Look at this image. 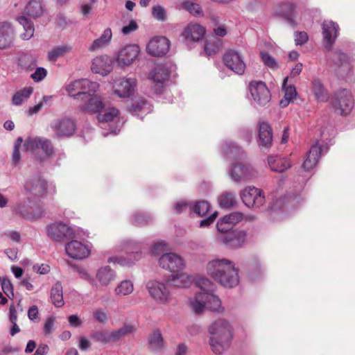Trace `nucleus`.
Wrapping results in <instances>:
<instances>
[{
    "label": "nucleus",
    "instance_id": "f257e3e1",
    "mask_svg": "<svg viewBox=\"0 0 355 355\" xmlns=\"http://www.w3.org/2000/svg\"><path fill=\"white\" fill-rule=\"evenodd\" d=\"M207 273L225 288H233L239 283V271L232 261L227 259H216L208 262Z\"/></svg>",
    "mask_w": 355,
    "mask_h": 355
},
{
    "label": "nucleus",
    "instance_id": "f03ea898",
    "mask_svg": "<svg viewBox=\"0 0 355 355\" xmlns=\"http://www.w3.org/2000/svg\"><path fill=\"white\" fill-rule=\"evenodd\" d=\"M211 335L209 344L212 351L220 354L230 345L233 338V328L230 322L224 318L214 321L208 327Z\"/></svg>",
    "mask_w": 355,
    "mask_h": 355
},
{
    "label": "nucleus",
    "instance_id": "7ed1b4c3",
    "mask_svg": "<svg viewBox=\"0 0 355 355\" xmlns=\"http://www.w3.org/2000/svg\"><path fill=\"white\" fill-rule=\"evenodd\" d=\"M190 306L192 311L197 314L202 313L205 308L218 313L225 311L220 300L211 293H196L193 299L191 300Z\"/></svg>",
    "mask_w": 355,
    "mask_h": 355
},
{
    "label": "nucleus",
    "instance_id": "20e7f679",
    "mask_svg": "<svg viewBox=\"0 0 355 355\" xmlns=\"http://www.w3.org/2000/svg\"><path fill=\"white\" fill-rule=\"evenodd\" d=\"M78 108L81 112L90 114L99 113L104 108V103L96 92H87L78 95Z\"/></svg>",
    "mask_w": 355,
    "mask_h": 355
},
{
    "label": "nucleus",
    "instance_id": "39448f33",
    "mask_svg": "<svg viewBox=\"0 0 355 355\" xmlns=\"http://www.w3.org/2000/svg\"><path fill=\"white\" fill-rule=\"evenodd\" d=\"M331 104L336 114L342 116L349 114L354 104L351 92L346 89L338 90L334 94Z\"/></svg>",
    "mask_w": 355,
    "mask_h": 355
},
{
    "label": "nucleus",
    "instance_id": "423d86ee",
    "mask_svg": "<svg viewBox=\"0 0 355 355\" xmlns=\"http://www.w3.org/2000/svg\"><path fill=\"white\" fill-rule=\"evenodd\" d=\"M24 146L27 150L31 151L40 159L42 157L39 155L40 149L46 156H51L54 153L51 141L44 137H28L26 139Z\"/></svg>",
    "mask_w": 355,
    "mask_h": 355
},
{
    "label": "nucleus",
    "instance_id": "0eeeda50",
    "mask_svg": "<svg viewBox=\"0 0 355 355\" xmlns=\"http://www.w3.org/2000/svg\"><path fill=\"white\" fill-rule=\"evenodd\" d=\"M12 211L24 219L33 220L42 216L41 208L34 204L29 198L12 207Z\"/></svg>",
    "mask_w": 355,
    "mask_h": 355
},
{
    "label": "nucleus",
    "instance_id": "6e6552de",
    "mask_svg": "<svg viewBox=\"0 0 355 355\" xmlns=\"http://www.w3.org/2000/svg\"><path fill=\"white\" fill-rule=\"evenodd\" d=\"M51 128L56 137H70L76 130V123L69 117L56 119L51 123Z\"/></svg>",
    "mask_w": 355,
    "mask_h": 355
},
{
    "label": "nucleus",
    "instance_id": "1a4fd4ad",
    "mask_svg": "<svg viewBox=\"0 0 355 355\" xmlns=\"http://www.w3.org/2000/svg\"><path fill=\"white\" fill-rule=\"evenodd\" d=\"M98 88V84L96 82H92L88 79H80L73 81L66 86V90L69 95L73 99L78 101V95L87 92H96Z\"/></svg>",
    "mask_w": 355,
    "mask_h": 355
},
{
    "label": "nucleus",
    "instance_id": "9d476101",
    "mask_svg": "<svg viewBox=\"0 0 355 355\" xmlns=\"http://www.w3.org/2000/svg\"><path fill=\"white\" fill-rule=\"evenodd\" d=\"M46 232L48 236L56 242L75 237L73 229L62 223H56L49 225Z\"/></svg>",
    "mask_w": 355,
    "mask_h": 355
},
{
    "label": "nucleus",
    "instance_id": "9b49d317",
    "mask_svg": "<svg viewBox=\"0 0 355 355\" xmlns=\"http://www.w3.org/2000/svg\"><path fill=\"white\" fill-rule=\"evenodd\" d=\"M241 198L250 208H259L265 202V196L262 191L254 187H246L241 193Z\"/></svg>",
    "mask_w": 355,
    "mask_h": 355
},
{
    "label": "nucleus",
    "instance_id": "f8f14e48",
    "mask_svg": "<svg viewBox=\"0 0 355 355\" xmlns=\"http://www.w3.org/2000/svg\"><path fill=\"white\" fill-rule=\"evenodd\" d=\"M249 89L254 102L259 105L265 106L270 101V93L265 83L252 81Z\"/></svg>",
    "mask_w": 355,
    "mask_h": 355
},
{
    "label": "nucleus",
    "instance_id": "ddd939ff",
    "mask_svg": "<svg viewBox=\"0 0 355 355\" xmlns=\"http://www.w3.org/2000/svg\"><path fill=\"white\" fill-rule=\"evenodd\" d=\"M225 65L239 75H242L245 70V64L241 53L234 49L227 50L223 55Z\"/></svg>",
    "mask_w": 355,
    "mask_h": 355
},
{
    "label": "nucleus",
    "instance_id": "4468645a",
    "mask_svg": "<svg viewBox=\"0 0 355 355\" xmlns=\"http://www.w3.org/2000/svg\"><path fill=\"white\" fill-rule=\"evenodd\" d=\"M159 264L172 274L182 270L185 266L183 259L180 255L172 252L163 254L159 259Z\"/></svg>",
    "mask_w": 355,
    "mask_h": 355
},
{
    "label": "nucleus",
    "instance_id": "2eb2a0df",
    "mask_svg": "<svg viewBox=\"0 0 355 355\" xmlns=\"http://www.w3.org/2000/svg\"><path fill=\"white\" fill-rule=\"evenodd\" d=\"M168 77L169 71L162 64H157L148 75V78L155 83V91L158 94L163 91L164 84Z\"/></svg>",
    "mask_w": 355,
    "mask_h": 355
},
{
    "label": "nucleus",
    "instance_id": "dca6fc26",
    "mask_svg": "<svg viewBox=\"0 0 355 355\" xmlns=\"http://www.w3.org/2000/svg\"><path fill=\"white\" fill-rule=\"evenodd\" d=\"M170 47V41L165 37H153L147 44L146 51L148 54L159 57L165 55Z\"/></svg>",
    "mask_w": 355,
    "mask_h": 355
},
{
    "label": "nucleus",
    "instance_id": "f3484780",
    "mask_svg": "<svg viewBox=\"0 0 355 355\" xmlns=\"http://www.w3.org/2000/svg\"><path fill=\"white\" fill-rule=\"evenodd\" d=\"M24 189L30 194L42 196L46 192L47 184L40 175H35L26 181Z\"/></svg>",
    "mask_w": 355,
    "mask_h": 355
},
{
    "label": "nucleus",
    "instance_id": "a211bd4d",
    "mask_svg": "<svg viewBox=\"0 0 355 355\" xmlns=\"http://www.w3.org/2000/svg\"><path fill=\"white\" fill-rule=\"evenodd\" d=\"M147 288L150 296L160 303H166L169 300L170 293L166 285L157 281H151L147 284Z\"/></svg>",
    "mask_w": 355,
    "mask_h": 355
},
{
    "label": "nucleus",
    "instance_id": "6ab92c4d",
    "mask_svg": "<svg viewBox=\"0 0 355 355\" xmlns=\"http://www.w3.org/2000/svg\"><path fill=\"white\" fill-rule=\"evenodd\" d=\"M65 250L68 256L74 259H83L90 254L88 246L77 240L67 243Z\"/></svg>",
    "mask_w": 355,
    "mask_h": 355
},
{
    "label": "nucleus",
    "instance_id": "aec40b11",
    "mask_svg": "<svg viewBox=\"0 0 355 355\" xmlns=\"http://www.w3.org/2000/svg\"><path fill=\"white\" fill-rule=\"evenodd\" d=\"M15 35V28L11 23L0 22V49H6L12 46Z\"/></svg>",
    "mask_w": 355,
    "mask_h": 355
},
{
    "label": "nucleus",
    "instance_id": "412c9836",
    "mask_svg": "<svg viewBox=\"0 0 355 355\" xmlns=\"http://www.w3.org/2000/svg\"><path fill=\"white\" fill-rule=\"evenodd\" d=\"M136 83V79L131 78L117 80L114 84V92L120 98L128 97L134 92Z\"/></svg>",
    "mask_w": 355,
    "mask_h": 355
},
{
    "label": "nucleus",
    "instance_id": "4be33fe9",
    "mask_svg": "<svg viewBox=\"0 0 355 355\" xmlns=\"http://www.w3.org/2000/svg\"><path fill=\"white\" fill-rule=\"evenodd\" d=\"M338 25L331 21H324L322 24V35L324 41V47L331 50L337 37Z\"/></svg>",
    "mask_w": 355,
    "mask_h": 355
},
{
    "label": "nucleus",
    "instance_id": "5701e85b",
    "mask_svg": "<svg viewBox=\"0 0 355 355\" xmlns=\"http://www.w3.org/2000/svg\"><path fill=\"white\" fill-rule=\"evenodd\" d=\"M257 175V172L251 166H245L242 164H236L233 166L231 171L232 178L235 182L247 180Z\"/></svg>",
    "mask_w": 355,
    "mask_h": 355
},
{
    "label": "nucleus",
    "instance_id": "b1692460",
    "mask_svg": "<svg viewBox=\"0 0 355 355\" xmlns=\"http://www.w3.org/2000/svg\"><path fill=\"white\" fill-rule=\"evenodd\" d=\"M139 48L137 45H128L119 52L116 62L119 65H130L138 56Z\"/></svg>",
    "mask_w": 355,
    "mask_h": 355
},
{
    "label": "nucleus",
    "instance_id": "393cba45",
    "mask_svg": "<svg viewBox=\"0 0 355 355\" xmlns=\"http://www.w3.org/2000/svg\"><path fill=\"white\" fill-rule=\"evenodd\" d=\"M247 241V233L245 231L230 232L223 238V242L227 247L237 249L242 247Z\"/></svg>",
    "mask_w": 355,
    "mask_h": 355
},
{
    "label": "nucleus",
    "instance_id": "a878e982",
    "mask_svg": "<svg viewBox=\"0 0 355 355\" xmlns=\"http://www.w3.org/2000/svg\"><path fill=\"white\" fill-rule=\"evenodd\" d=\"M112 62L107 55L97 56L93 59L91 69L95 73L106 76L112 71Z\"/></svg>",
    "mask_w": 355,
    "mask_h": 355
},
{
    "label": "nucleus",
    "instance_id": "bb28decb",
    "mask_svg": "<svg viewBox=\"0 0 355 355\" xmlns=\"http://www.w3.org/2000/svg\"><path fill=\"white\" fill-rule=\"evenodd\" d=\"M242 219L243 214L240 212L231 213L218 220L217 229L220 232H227L236 223L242 220Z\"/></svg>",
    "mask_w": 355,
    "mask_h": 355
},
{
    "label": "nucleus",
    "instance_id": "cd10ccee",
    "mask_svg": "<svg viewBox=\"0 0 355 355\" xmlns=\"http://www.w3.org/2000/svg\"><path fill=\"white\" fill-rule=\"evenodd\" d=\"M205 28L197 24H189L182 32V36L187 41L197 42L201 40L205 34Z\"/></svg>",
    "mask_w": 355,
    "mask_h": 355
},
{
    "label": "nucleus",
    "instance_id": "c85d7f7f",
    "mask_svg": "<svg viewBox=\"0 0 355 355\" xmlns=\"http://www.w3.org/2000/svg\"><path fill=\"white\" fill-rule=\"evenodd\" d=\"M311 90L317 102L325 103L329 99V93L322 81L315 78L311 81Z\"/></svg>",
    "mask_w": 355,
    "mask_h": 355
},
{
    "label": "nucleus",
    "instance_id": "c756f323",
    "mask_svg": "<svg viewBox=\"0 0 355 355\" xmlns=\"http://www.w3.org/2000/svg\"><path fill=\"white\" fill-rule=\"evenodd\" d=\"M321 153V146H320L318 144L313 145L311 147L307 154V157L302 164L303 168L305 171H309L314 168L319 161Z\"/></svg>",
    "mask_w": 355,
    "mask_h": 355
},
{
    "label": "nucleus",
    "instance_id": "7c9ffc66",
    "mask_svg": "<svg viewBox=\"0 0 355 355\" xmlns=\"http://www.w3.org/2000/svg\"><path fill=\"white\" fill-rule=\"evenodd\" d=\"M259 137L260 145L269 148L272 142V129L267 122H262L259 124Z\"/></svg>",
    "mask_w": 355,
    "mask_h": 355
},
{
    "label": "nucleus",
    "instance_id": "2f4dec72",
    "mask_svg": "<svg viewBox=\"0 0 355 355\" xmlns=\"http://www.w3.org/2000/svg\"><path fill=\"white\" fill-rule=\"evenodd\" d=\"M268 162L272 171L279 173H283L291 166L289 159L279 156L268 157Z\"/></svg>",
    "mask_w": 355,
    "mask_h": 355
},
{
    "label": "nucleus",
    "instance_id": "473e14b6",
    "mask_svg": "<svg viewBox=\"0 0 355 355\" xmlns=\"http://www.w3.org/2000/svg\"><path fill=\"white\" fill-rule=\"evenodd\" d=\"M168 284L176 287H187L191 283V279L182 270L171 275L167 281Z\"/></svg>",
    "mask_w": 355,
    "mask_h": 355
},
{
    "label": "nucleus",
    "instance_id": "72a5a7b5",
    "mask_svg": "<svg viewBox=\"0 0 355 355\" xmlns=\"http://www.w3.org/2000/svg\"><path fill=\"white\" fill-rule=\"evenodd\" d=\"M112 37V33L111 28H106L101 36L93 42L92 45L89 46V50L90 51H96L105 47L110 43Z\"/></svg>",
    "mask_w": 355,
    "mask_h": 355
},
{
    "label": "nucleus",
    "instance_id": "f704fd0d",
    "mask_svg": "<svg viewBox=\"0 0 355 355\" xmlns=\"http://www.w3.org/2000/svg\"><path fill=\"white\" fill-rule=\"evenodd\" d=\"M148 344L150 349L153 352H159L164 349V343L159 330H155L150 335Z\"/></svg>",
    "mask_w": 355,
    "mask_h": 355
},
{
    "label": "nucleus",
    "instance_id": "c9c22d12",
    "mask_svg": "<svg viewBox=\"0 0 355 355\" xmlns=\"http://www.w3.org/2000/svg\"><path fill=\"white\" fill-rule=\"evenodd\" d=\"M96 277L101 285L107 286L114 279L115 273L110 266H105L98 270Z\"/></svg>",
    "mask_w": 355,
    "mask_h": 355
},
{
    "label": "nucleus",
    "instance_id": "e433bc0d",
    "mask_svg": "<svg viewBox=\"0 0 355 355\" xmlns=\"http://www.w3.org/2000/svg\"><path fill=\"white\" fill-rule=\"evenodd\" d=\"M25 14L33 18L41 17L44 12V8L40 1L31 0L25 7Z\"/></svg>",
    "mask_w": 355,
    "mask_h": 355
},
{
    "label": "nucleus",
    "instance_id": "4c0bfd02",
    "mask_svg": "<svg viewBox=\"0 0 355 355\" xmlns=\"http://www.w3.org/2000/svg\"><path fill=\"white\" fill-rule=\"evenodd\" d=\"M50 297L51 302L56 307H61L64 305L62 286L60 282H57L52 287Z\"/></svg>",
    "mask_w": 355,
    "mask_h": 355
},
{
    "label": "nucleus",
    "instance_id": "58836bf2",
    "mask_svg": "<svg viewBox=\"0 0 355 355\" xmlns=\"http://www.w3.org/2000/svg\"><path fill=\"white\" fill-rule=\"evenodd\" d=\"M17 21L23 26L24 33L21 35L22 40H28L34 35L35 28L33 22L25 16L17 18Z\"/></svg>",
    "mask_w": 355,
    "mask_h": 355
},
{
    "label": "nucleus",
    "instance_id": "ea45409f",
    "mask_svg": "<svg viewBox=\"0 0 355 355\" xmlns=\"http://www.w3.org/2000/svg\"><path fill=\"white\" fill-rule=\"evenodd\" d=\"M295 13V6L292 3H283L279 6V14L286 17L288 21L293 26L295 25L293 19Z\"/></svg>",
    "mask_w": 355,
    "mask_h": 355
},
{
    "label": "nucleus",
    "instance_id": "a19ab883",
    "mask_svg": "<svg viewBox=\"0 0 355 355\" xmlns=\"http://www.w3.org/2000/svg\"><path fill=\"white\" fill-rule=\"evenodd\" d=\"M36 64L37 59L31 54H23L20 55L18 60L19 66L25 70H33L36 67Z\"/></svg>",
    "mask_w": 355,
    "mask_h": 355
},
{
    "label": "nucleus",
    "instance_id": "79ce46f5",
    "mask_svg": "<svg viewBox=\"0 0 355 355\" xmlns=\"http://www.w3.org/2000/svg\"><path fill=\"white\" fill-rule=\"evenodd\" d=\"M236 193L233 192L223 193L218 198V203L223 208H231L236 204Z\"/></svg>",
    "mask_w": 355,
    "mask_h": 355
},
{
    "label": "nucleus",
    "instance_id": "37998d69",
    "mask_svg": "<svg viewBox=\"0 0 355 355\" xmlns=\"http://www.w3.org/2000/svg\"><path fill=\"white\" fill-rule=\"evenodd\" d=\"M33 89L31 87H25L17 92L12 98V103L15 105H21L24 101L27 100L32 94Z\"/></svg>",
    "mask_w": 355,
    "mask_h": 355
},
{
    "label": "nucleus",
    "instance_id": "c03bdc74",
    "mask_svg": "<svg viewBox=\"0 0 355 355\" xmlns=\"http://www.w3.org/2000/svg\"><path fill=\"white\" fill-rule=\"evenodd\" d=\"M135 328L130 324H125L122 327L116 330L112 331V337L114 342L118 341L122 338L133 333Z\"/></svg>",
    "mask_w": 355,
    "mask_h": 355
},
{
    "label": "nucleus",
    "instance_id": "a18cd8bd",
    "mask_svg": "<svg viewBox=\"0 0 355 355\" xmlns=\"http://www.w3.org/2000/svg\"><path fill=\"white\" fill-rule=\"evenodd\" d=\"M119 111L115 107H110L105 110L103 114L98 113L97 116L98 121L101 123H108L112 121L118 116Z\"/></svg>",
    "mask_w": 355,
    "mask_h": 355
},
{
    "label": "nucleus",
    "instance_id": "49530a36",
    "mask_svg": "<svg viewBox=\"0 0 355 355\" xmlns=\"http://www.w3.org/2000/svg\"><path fill=\"white\" fill-rule=\"evenodd\" d=\"M220 46V40L214 37L206 42L205 44V52L208 56L215 55L219 51Z\"/></svg>",
    "mask_w": 355,
    "mask_h": 355
},
{
    "label": "nucleus",
    "instance_id": "de8ad7c7",
    "mask_svg": "<svg viewBox=\"0 0 355 355\" xmlns=\"http://www.w3.org/2000/svg\"><path fill=\"white\" fill-rule=\"evenodd\" d=\"M71 48L68 46L62 45L54 47L51 51L48 53V59L50 61H55L61 56H63L67 53L69 52Z\"/></svg>",
    "mask_w": 355,
    "mask_h": 355
},
{
    "label": "nucleus",
    "instance_id": "09e8293b",
    "mask_svg": "<svg viewBox=\"0 0 355 355\" xmlns=\"http://www.w3.org/2000/svg\"><path fill=\"white\" fill-rule=\"evenodd\" d=\"M92 338L104 345L114 342L112 337V331H96L92 335Z\"/></svg>",
    "mask_w": 355,
    "mask_h": 355
},
{
    "label": "nucleus",
    "instance_id": "8fccbe9b",
    "mask_svg": "<svg viewBox=\"0 0 355 355\" xmlns=\"http://www.w3.org/2000/svg\"><path fill=\"white\" fill-rule=\"evenodd\" d=\"M336 55L338 61L339 69L343 71L340 72V75L343 76L345 73H348L351 69L348 57L346 54L340 51H337Z\"/></svg>",
    "mask_w": 355,
    "mask_h": 355
},
{
    "label": "nucleus",
    "instance_id": "3c124183",
    "mask_svg": "<svg viewBox=\"0 0 355 355\" xmlns=\"http://www.w3.org/2000/svg\"><path fill=\"white\" fill-rule=\"evenodd\" d=\"M134 286L131 281L123 280L115 288V293L118 295H128L132 293Z\"/></svg>",
    "mask_w": 355,
    "mask_h": 355
},
{
    "label": "nucleus",
    "instance_id": "603ef678",
    "mask_svg": "<svg viewBox=\"0 0 355 355\" xmlns=\"http://www.w3.org/2000/svg\"><path fill=\"white\" fill-rule=\"evenodd\" d=\"M288 77H286L282 83V89L284 91V96L292 101L297 95L296 87L293 85H288Z\"/></svg>",
    "mask_w": 355,
    "mask_h": 355
},
{
    "label": "nucleus",
    "instance_id": "864d4df0",
    "mask_svg": "<svg viewBox=\"0 0 355 355\" xmlns=\"http://www.w3.org/2000/svg\"><path fill=\"white\" fill-rule=\"evenodd\" d=\"M209 209L210 205L205 200L197 202L192 208L193 212L200 216H205L209 211Z\"/></svg>",
    "mask_w": 355,
    "mask_h": 355
},
{
    "label": "nucleus",
    "instance_id": "5fc2aeb1",
    "mask_svg": "<svg viewBox=\"0 0 355 355\" xmlns=\"http://www.w3.org/2000/svg\"><path fill=\"white\" fill-rule=\"evenodd\" d=\"M182 7L194 16H200L202 15L201 7L198 3L185 1L182 3Z\"/></svg>",
    "mask_w": 355,
    "mask_h": 355
},
{
    "label": "nucleus",
    "instance_id": "6e6d98bb",
    "mask_svg": "<svg viewBox=\"0 0 355 355\" xmlns=\"http://www.w3.org/2000/svg\"><path fill=\"white\" fill-rule=\"evenodd\" d=\"M152 15L153 17L160 21L166 20V12L164 7L158 5L152 8Z\"/></svg>",
    "mask_w": 355,
    "mask_h": 355
},
{
    "label": "nucleus",
    "instance_id": "4d7b16f0",
    "mask_svg": "<svg viewBox=\"0 0 355 355\" xmlns=\"http://www.w3.org/2000/svg\"><path fill=\"white\" fill-rule=\"evenodd\" d=\"M198 286L201 288L202 293H211L214 291V284L207 278H200L197 282Z\"/></svg>",
    "mask_w": 355,
    "mask_h": 355
},
{
    "label": "nucleus",
    "instance_id": "13d9d810",
    "mask_svg": "<svg viewBox=\"0 0 355 355\" xmlns=\"http://www.w3.org/2000/svg\"><path fill=\"white\" fill-rule=\"evenodd\" d=\"M261 60L264 63L265 65L267 67L272 69H276L278 68V64L275 60V59L272 57L270 55H269L266 52H261Z\"/></svg>",
    "mask_w": 355,
    "mask_h": 355
},
{
    "label": "nucleus",
    "instance_id": "bf43d9fd",
    "mask_svg": "<svg viewBox=\"0 0 355 355\" xmlns=\"http://www.w3.org/2000/svg\"><path fill=\"white\" fill-rule=\"evenodd\" d=\"M147 105V102L143 98H138L134 101L130 107V110L133 113H138L142 111Z\"/></svg>",
    "mask_w": 355,
    "mask_h": 355
},
{
    "label": "nucleus",
    "instance_id": "052dcab7",
    "mask_svg": "<svg viewBox=\"0 0 355 355\" xmlns=\"http://www.w3.org/2000/svg\"><path fill=\"white\" fill-rule=\"evenodd\" d=\"M1 288L3 293L10 299L14 297L13 286L8 279H3L1 282Z\"/></svg>",
    "mask_w": 355,
    "mask_h": 355
},
{
    "label": "nucleus",
    "instance_id": "680f3d73",
    "mask_svg": "<svg viewBox=\"0 0 355 355\" xmlns=\"http://www.w3.org/2000/svg\"><path fill=\"white\" fill-rule=\"evenodd\" d=\"M47 75V71L43 67H37L31 77L35 82L42 80Z\"/></svg>",
    "mask_w": 355,
    "mask_h": 355
},
{
    "label": "nucleus",
    "instance_id": "e2e57ef3",
    "mask_svg": "<svg viewBox=\"0 0 355 355\" xmlns=\"http://www.w3.org/2000/svg\"><path fill=\"white\" fill-rule=\"evenodd\" d=\"M309 40L308 34L304 31L296 32L295 33V42L296 45H302Z\"/></svg>",
    "mask_w": 355,
    "mask_h": 355
},
{
    "label": "nucleus",
    "instance_id": "0e129e2a",
    "mask_svg": "<svg viewBox=\"0 0 355 355\" xmlns=\"http://www.w3.org/2000/svg\"><path fill=\"white\" fill-rule=\"evenodd\" d=\"M55 318L53 317H49L46 318L44 325V333L45 335L50 334L54 327Z\"/></svg>",
    "mask_w": 355,
    "mask_h": 355
},
{
    "label": "nucleus",
    "instance_id": "69168bd1",
    "mask_svg": "<svg viewBox=\"0 0 355 355\" xmlns=\"http://www.w3.org/2000/svg\"><path fill=\"white\" fill-rule=\"evenodd\" d=\"M94 316L96 320L101 323H105L108 320L107 313L101 309L94 311Z\"/></svg>",
    "mask_w": 355,
    "mask_h": 355
},
{
    "label": "nucleus",
    "instance_id": "338daca9",
    "mask_svg": "<svg viewBox=\"0 0 355 355\" xmlns=\"http://www.w3.org/2000/svg\"><path fill=\"white\" fill-rule=\"evenodd\" d=\"M28 317L32 321L38 320L39 311L36 305H33L28 310Z\"/></svg>",
    "mask_w": 355,
    "mask_h": 355
},
{
    "label": "nucleus",
    "instance_id": "774afa93",
    "mask_svg": "<svg viewBox=\"0 0 355 355\" xmlns=\"http://www.w3.org/2000/svg\"><path fill=\"white\" fill-rule=\"evenodd\" d=\"M138 26L135 21L132 20L130 21L128 26H125L122 28V33L124 35H128L132 31H135L137 29Z\"/></svg>",
    "mask_w": 355,
    "mask_h": 355
}]
</instances>
